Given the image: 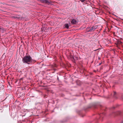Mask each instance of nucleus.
Segmentation results:
<instances>
[{"mask_svg": "<svg viewBox=\"0 0 123 123\" xmlns=\"http://www.w3.org/2000/svg\"><path fill=\"white\" fill-rule=\"evenodd\" d=\"M31 60L32 58L30 56L26 55L24 57L22 61L24 63L29 64V63L31 61Z\"/></svg>", "mask_w": 123, "mask_h": 123, "instance_id": "1", "label": "nucleus"}, {"mask_svg": "<svg viewBox=\"0 0 123 123\" xmlns=\"http://www.w3.org/2000/svg\"><path fill=\"white\" fill-rule=\"evenodd\" d=\"M97 27L96 26H93L91 27H90V29L89 30L90 32H91L93 31H94L95 29H96Z\"/></svg>", "mask_w": 123, "mask_h": 123, "instance_id": "2", "label": "nucleus"}, {"mask_svg": "<svg viewBox=\"0 0 123 123\" xmlns=\"http://www.w3.org/2000/svg\"><path fill=\"white\" fill-rule=\"evenodd\" d=\"M71 23L73 24H75L77 23V21L75 19H73L72 20V21H71Z\"/></svg>", "mask_w": 123, "mask_h": 123, "instance_id": "3", "label": "nucleus"}, {"mask_svg": "<svg viewBox=\"0 0 123 123\" xmlns=\"http://www.w3.org/2000/svg\"><path fill=\"white\" fill-rule=\"evenodd\" d=\"M65 27L67 28H69V25L67 24H65Z\"/></svg>", "mask_w": 123, "mask_h": 123, "instance_id": "4", "label": "nucleus"}, {"mask_svg": "<svg viewBox=\"0 0 123 123\" xmlns=\"http://www.w3.org/2000/svg\"><path fill=\"white\" fill-rule=\"evenodd\" d=\"M90 29V27H87L86 29L87 31L88 32H89L90 31L89 30V29Z\"/></svg>", "mask_w": 123, "mask_h": 123, "instance_id": "5", "label": "nucleus"}, {"mask_svg": "<svg viewBox=\"0 0 123 123\" xmlns=\"http://www.w3.org/2000/svg\"><path fill=\"white\" fill-rule=\"evenodd\" d=\"M113 94L114 96H115V95L116 94V92H114L113 93Z\"/></svg>", "mask_w": 123, "mask_h": 123, "instance_id": "6", "label": "nucleus"}, {"mask_svg": "<svg viewBox=\"0 0 123 123\" xmlns=\"http://www.w3.org/2000/svg\"><path fill=\"white\" fill-rule=\"evenodd\" d=\"M122 42H121L119 41H118L117 42L118 44H120Z\"/></svg>", "mask_w": 123, "mask_h": 123, "instance_id": "7", "label": "nucleus"}, {"mask_svg": "<svg viewBox=\"0 0 123 123\" xmlns=\"http://www.w3.org/2000/svg\"><path fill=\"white\" fill-rule=\"evenodd\" d=\"M81 2H84L85 0H80Z\"/></svg>", "mask_w": 123, "mask_h": 123, "instance_id": "8", "label": "nucleus"}, {"mask_svg": "<svg viewBox=\"0 0 123 123\" xmlns=\"http://www.w3.org/2000/svg\"><path fill=\"white\" fill-rule=\"evenodd\" d=\"M79 82V81H77V84H78V85H79V84H78V82Z\"/></svg>", "mask_w": 123, "mask_h": 123, "instance_id": "9", "label": "nucleus"}, {"mask_svg": "<svg viewBox=\"0 0 123 123\" xmlns=\"http://www.w3.org/2000/svg\"><path fill=\"white\" fill-rule=\"evenodd\" d=\"M97 71V70H94V71L96 72Z\"/></svg>", "mask_w": 123, "mask_h": 123, "instance_id": "10", "label": "nucleus"}, {"mask_svg": "<svg viewBox=\"0 0 123 123\" xmlns=\"http://www.w3.org/2000/svg\"><path fill=\"white\" fill-rule=\"evenodd\" d=\"M17 18H20V17H17Z\"/></svg>", "mask_w": 123, "mask_h": 123, "instance_id": "11", "label": "nucleus"}, {"mask_svg": "<svg viewBox=\"0 0 123 123\" xmlns=\"http://www.w3.org/2000/svg\"><path fill=\"white\" fill-rule=\"evenodd\" d=\"M121 123H123V121Z\"/></svg>", "mask_w": 123, "mask_h": 123, "instance_id": "12", "label": "nucleus"}, {"mask_svg": "<svg viewBox=\"0 0 123 123\" xmlns=\"http://www.w3.org/2000/svg\"><path fill=\"white\" fill-rule=\"evenodd\" d=\"M44 97L45 98V96H44Z\"/></svg>", "mask_w": 123, "mask_h": 123, "instance_id": "13", "label": "nucleus"}]
</instances>
